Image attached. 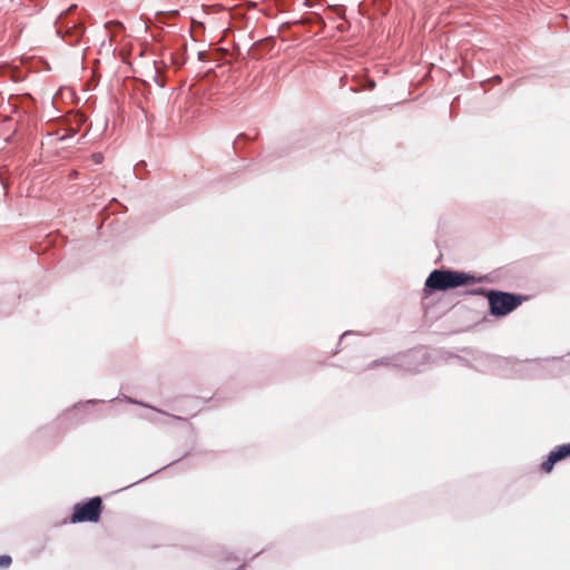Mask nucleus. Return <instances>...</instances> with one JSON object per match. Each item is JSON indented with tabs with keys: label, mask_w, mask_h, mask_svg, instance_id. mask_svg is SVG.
<instances>
[{
	"label": "nucleus",
	"mask_w": 570,
	"mask_h": 570,
	"mask_svg": "<svg viewBox=\"0 0 570 570\" xmlns=\"http://www.w3.org/2000/svg\"><path fill=\"white\" fill-rule=\"evenodd\" d=\"M474 282V276L463 272L434 269L426 278L425 287L433 291H446Z\"/></svg>",
	"instance_id": "1"
},
{
	"label": "nucleus",
	"mask_w": 570,
	"mask_h": 570,
	"mask_svg": "<svg viewBox=\"0 0 570 570\" xmlns=\"http://www.w3.org/2000/svg\"><path fill=\"white\" fill-rule=\"evenodd\" d=\"M490 306V313L494 316H505L523 302L521 295L507 292L490 291L487 295Z\"/></svg>",
	"instance_id": "2"
},
{
	"label": "nucleus",
	"mask_w": 570,
	"mask_h": 570,
	"mask_svg": "<svg viewBox=\"0 0 570 570\" xmlns=\"http://www.w3.org/2000/svg\"><path fill=\"white\" fill-rule=\"evenodd\" d=\"M77 6H70L63 13H61L56 22L57 33L67 41L70 46L79 43L85 33V27L79 21L67 20V14L71 12Z\"/></svg>",
	"instance_id": "3"
},
{
	"label": "nucleus",
	"mask_w": 570,
	"mask_h": 570,
	"mask_svg": "<svg viewBox=\"0 0 570 570\" xmlns=\"http://www.w3.org/2000/svg\"><path fill=\"white\" fill-rule=\"evenodd\" d=\"M102 510V501L99 497L91 498L85 503H78L73 508L70 521L79 522H97L100 519Z\"/></svg>",
	"instance_id": "4"
},
{
	"label": "nucleus",
	"mask_w": 570,
	"mask_h": 570,
	"mask_svg": "<svg viewBox=\"0 0 570 570\" xmlns=\"http://www.w3.org/2000/svg\"><path fill=\"white\" fill-rule=\"evenodd\" d=\"M570 455V443L562 444L554 448L548 455L547 460L542 462L541 470L544 473H550L554 464Z\"/></svg>",
	"instance_id": "5"
},
{
	"label": "nucleus",
	"mask_w": 570,
	"mask_h": 570,
	"mask_svg": "<svg viewBox=\"0 0 570 570\" xmlns=\"http://www.w3.org/2000/svg\"><path fill=\"white\" fill-rule=\"evenodd\" d=\"M12 562V559L10 556L3 554L0 556V568H9Z\"/></svg>",
	"instance_id": "6"
},
{
	"label": "nucleus",
	"mask_w": 570,
	"mask_h": 570,
	"mask_svg": "<svg viewBox=\"0 0 570 570\" xmlns=\"http://www.w3.org/2000/svg\"><path fill=\"white\" fill-rule=\"evenodd\" d=\"M91 159L94 160L95 164H101L104 157L100 153H96V154L91 155Z\"/></svg>",
	"instance_id": "7"
},
{
	"label": "nucleus",
	"mask_w": 570,
	"mask_h": 570,
	"mask_svg": "<svg viewBox=\"0 0 570 570\" xmlns=\"http://www.w3.org/2000/svg\"><path fill=\"white\" fill-rule=\"evenodd\" d=\"M76 118H77L79 125L86 120L83 115H77Z\"/></svg>",
	"instance_id": "8"
},
{
	"label": "nucleus",
	"mask_w": 570,
	"mask_h": 570,
	"mask_svg": "<svg viewBox=\"0 0 570 570\" xmlns=\"http://www.w3.org/2000/svg\"><path fill=\"white\" fill-rule=\"evenodd\" d=\"M243 138H246V136L244 134H239V136L237 137V139L235 140V146L237 147V145L239 144V140L243 139Z\"/></svg>",
	"instance_id": "9"
},
{
	"label": "nucleus",
	"mask_w": 570,
	"mask_h": 570,
	"mask_svg": "<svg viewBox=\"0 0 570 570\" xmlns=\"http://www.w3.org/2000/svg\"><path fill=\"white\" fill-rule=\"evenodd\" d=\"M163 413L165 414V412H163ZM166 415L171 416V417H174V419H178V420H180V419H181V417H179V416H177V415H171V414H168V413H166Z\"/></svg>",
	"instance_id": "10"
}]
</instances>
